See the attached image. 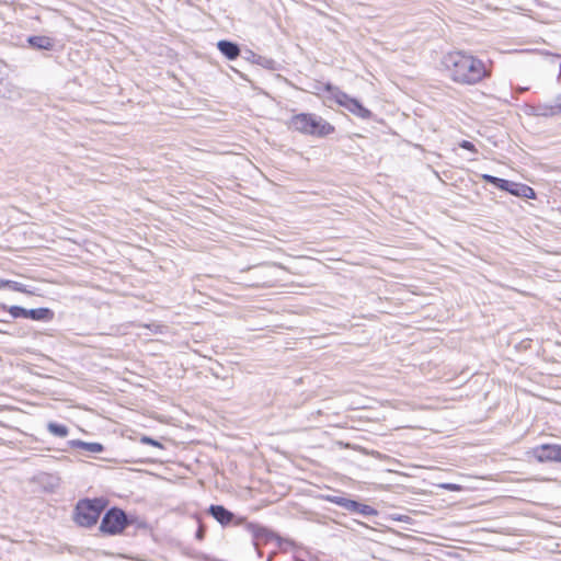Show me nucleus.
<instances>
[{
  "label": "nucleus",
  "mask_w": 561,
  "mask_h": 561,
  "mask_svg": "<svg viewBox=\"0 0 561 561\" xmlns=\"http://www.w3.org/2000/svg\"><path fill=\"white\" fill-rule=\"evenodd\" d=\"M14 94L15 91L8 80V69L5 66H0V96L12 98Z\"/></svg>",
  "instance_id": "obj_8"
},
{
  "label": "nucleus",
  "mask_w": 561,
  "mask_h": 561,
  "mask_svg": "<svg viewBox=\"0 0 561 561\" xmlns=\"http://www.w3.org/2000/svg\"><path fill=\"white\" fill-rule=\"evenodd\" d=\"M140 442H141L142 444L152 445V446H154V447H159V448H161V447H162V445H161L159 442H157V440H154V439H152V438H150V437H148V436H142V437L140 438Z\"/></svg>",
  "instance_id": "obj_20"
},
{
  "label": "nucleus",
  "mask_w": 561,
  "mask_h": 561,
  "mask_svg": "<svg viewBox=\"0 0 561 561\" xmlns=\"http://www.w3.org/2000/svg\"><path fill=\"white\" fill-rule=\"evenodd\" d=\"M289 127L304 134L318 136H325L333 131V127L328 122L312 114L295 115L289 122Z\"/></svg>",
  "instance_id": "obj_3"
},
{
  "label": "nucleus",
  "mask_w": 561,
  "mask_h": 561,
  "mask_svg": "<svg viewBox=\"0 0 561 561\" xmlns=\"http://www.w3.org/2000/svg\"><path fill=\"white\" fill-rule=\"evenodd\" d=\"M209 512L221 525H227L232 519V513L227 511L224 506L211 505Z\"/></svg>",
  "instance_id": "obj_11"
},
{
  "label": "nucleus",
  "mask_w": 561,
  "mask_h": 561,
  "mask_svg": "<svg viewBox=\"0 0 561 561\" xmlns=\"http://www.w3.org/2000/svg\"><path fill=\"white\" fill-rule=\"evenodd\" d=\"M459 146H460L461 148L466 149V150H469V151L473 152V153H476V152H477V149H476L474 145H473L472 142L468 141V140H462V141L459 144Z\"/></svg>",
  "instance_id": "obj_21"
},
{
  "label": "nucleus",
  "mask_w": 561,
  "mask_h": 561,
  "mask_svg": "<svg viewBox=\"0 0 561 561\" xmlns=\"http://www.w3.org/2000/svg\"><path fill=\"white\" fill-rule=\"evenodd\" d=\"M551 112L554 115L561 114V96L558 98L556 104L553 106H551Z\"/></svg>",
  "instance_id": "obj_23"
},
{
  "label": "nucleus",
  "mask_w": 561,
  "mask_h": 561,
  "mask_svg": "<svg viewBox=\"0 0 561 561\" xmlns=\"http://www.w3.org/2000/svg\"><path fill=\"white\" fill-rule=\"evenodd\" d=\"M50 314L49 309L38 308L27 310L26 318H31L33 320H43L46 319Z\"/></svg>",
  "instance_id": "obj_14"
},
{
  "label": "nucleus",
  "mask_w": 561,
  "mask_h": 561,
  "mask_svg": "<svg viewBox=\"0 0 561 561\" xmlns=\"http://www.w3.org/2000/svg\"><path fill=\"white\" fill-rule=\"evenodd\" d=\"M316 89V93L318 95H321L322 92H325L327 95H323V98L327 101H334L357 117L363 119H368L371 117V112L368 108L363 106L358 100L351 98L339 88L328 83L322 87H317Z\"/></svg>",
  "instance_id": "obj_2"
},
{
  "label": "nucleus",
  "mask_w": 561,
  "mask_h": 561,
  "mask_svg": "<svg viewBox=\"0 0 561 561\" xmlns=\"http://www.w3.org/2000/svg\"><path fill=\"white\" fill-rule=\"evenodd\" d=\"M217 47L229 60L236 59L240 54L238 45L228 41H219Z\"/></svg>",
  "instance_id": "obj_9"
},
{
  "label": "nucleus",
  "mask_w": 561,
  "mask_h": 561,
  "mask_svg": "<svg viewBox=\"0 0 561 561\" xmlns=\"http://www.w3.org/2000/svg\"><path fill=\"white\" fill-rule=\"evenodd\" d=\"M30 44L38 49H50L54 46L53 39L47 36H34L28 38Z\"/></svg>",
  "instance_id": "obj_12"
},
{
  "label": "nucleus",
  "mask_w": 561,
  "mask_h": 561,
  "mask_svg": "<svg viewBox=\"0 0 561 561\" xmlns=\"http://www.w3.org/2000/svg\"><path fill=\"white\" fill-rule=\"evenodd\" d=\"M8 287L15 291L33 294V291L28 290L23 284L14 282V280H9Z\"/></svg>",
  "instance_id": "obj_19"
},
{
  "label": "nucleus",
  "mask_w": 561,
  "mask_h": 561,
  "mask_svg": "<svg viewBox=\"0 0 561 561\" xmlns=\"http://www.w3.org/2000/svg\"><path fill=\"white\" fill-rule=\"evenodd\" d=\"M528 454L540 462L561 461V445H540L533 448Z\"/></svg>",
  "instance_id": "obj_6"
},
{
  "label": "nucleus",
  "mask_w": 561,
  "mask_h": 561,
  "mask_svg": "<svg viewBox=\"0 0 561 561\" xmlns=\"http://www.w3.org/2000/svg\"><path fill=\"white\" fill-rule=\"evenodd\" d=\"M442 62L450 78L460 84H477L491 73L483 60L466 51H450L443 57Z\"/></svg>",
  "instance_id": "obj_1"
},
{
  "label": "nucleus",
  "mask_w": 561,
  "mask_h": 561,
  "mask_svg": "<svg viewBox=\"0 0 561 561\" xmlns=\"http://www.w3.org/2000/svg\"><path fill=\"white\" fill-rule=\"evenodd\" d=\"M9 312L13 318H26L27 309L18 306H12L9 308Z\"/></svg>",
  "instance_id": "obj_18"
},
{
  "label": "nucleus",
  "mask_w": 561,
  "mask_h": 561,
  "mask_svg": "<svg viewBox=\"0 0 561 561\" xmlns=\"http://www.w3.org/2000/svg\"><path fill=\"white\" fill-rule=\"evenodd\" d=\"M482 179L484 181H486V182L497 186L500 190L505 191V188H508V181L507 180L495 178V176L490 175V174H483Z\"/></svg>",
  "instance_id": "obj_15"
},
{
  "label": "nucleus",
  "mask_w": 561,
  "mask_h": 561,
  "mask_svg": "<svg viewBox=\"0 0 561 561\" xmlns=\"http://www.w3.org/2000/svg\"><path fill=\"white\" fill-rule=\"evenodd\" d=\"M440 486L448 491H460L461 490V486L459 484H454V483H444Z\"/></svg>",
  "instance_id": "obj_22"
},
{
  "label": "nucleus",
  "mask_w": 561,
  "mask_h": 561,
  "mask_svg": "<svg viewBox=\"0 0 561 561\" xmlns=\"http://www.w3.org/2000/svg\"><path fill=\"white\" fill-rule=\"evenodd\" d=\"M8 285H9V279L0 278V289L8 287Z\"/></svg>",
  "instance_id": "obj_24"
},
{
  "label": "nucleus",
  "mask_w": 561,
  "mask_h": 561,
  "mask_svg": "<svg viewBox=\"0 0 561 561\" xmlns=\"http://www.w3.org/2000/svg\"><path fill=\"white\" fill-rule=\"evenodd\" d=\"M104 506L105 503L101 499L80 501L76 507L75 519L80 526H92L98 522Z\"/></svg>",
  "instance_id": "obj_4"
},
{
  "label": "nucleus",
  "mask_w": 561,
  "mask_h": 561,
  "mask_svg": "<svg viewBox=\"0 0 561 561\" xmlns=\"http://www.w3.org/2000/svg\"><path fill=\"white\" fill-rule=\"evenodd\" d=\"M327 499H328V501H330L347 511H348L350 506H354L353 500H348L343 496H328Z\"/></svg>",
  "instance_id": "obj_17"
},
{
  "label": "nucleus",
  "mask_w": 561,
  "mask_h": 561,
  "mask_svg": "<svg viewBox=\"0 0 561 561\" xmlns=\"http://www.w3.org/2000/svg\"><path fill=\"white\" fill-rule=\"evenodd\" d=\"M47 428L50 434L58 436V437H66L68 435V428L61 424L49 423L47 425Z\"/></svg>",
  "instance_id": "obj_16"
},
{
  "label": "nucleus",
  "mask_w": 561,
  "mask_h": 561,
  "mask_svg": "<svg viewBox=\"0 0 561 561\" xmlns=\"http://www.w3.org/2000/svg\"><path fill=\"white\" fill-rule=\"evenodd\" d=\"M353 505L354 506H350L348 511L350 512H354V513H358L363 516H375L377 515V511L369 506V505H366V504H362V503H358L356 501H353Z\"/></svg>",
  "instance_id": "obj_13"
},
{
  "label": "nucleus",
  "mask_w": 561,
  "mask_h": 561,
  "mask_svg": "<svg viewBox=\"0 0 561 561\" xmlns=\"http://www.w3.org/2000/svg\"><path fill=\"white\" fill-rule=\"evenodd\" d=\"M197 537L202 538V530L198 531Z\"/></svg>",
  "instance_id": "obj_25"
},
{
  "label": "nucleus",
  "mask_w": 561,
  "mask_h": 561,
  "mask_svg": "<svg viewBox=\"0 0 561 561\" xmlns=\"http://www.w3.org/2000/svg\"><path fill=\"white\" fill-rule=\"evenodd\" d=\"M505 191L514 196L524 197L528 199H534L536 197L535 191L530 186H527L525 184L508 181V188H505Z\"/></svg>",
  "instance_id": "obj_7"
},
{
  "label": "nucleus",
  "mask_w": 561,
  "mask_h": 561,
  "mask_svg": "<svg viewBox=\"0 0 561 561\" xmlns=\"http://www.w3.org/2000/svg\"><path fill=\"white\" fill-rule=\"evenodd\" d=\"M68 444L72 448H81L90 454H99L104 450V447L100 443H88L80 439H73Z\"/></svg>",
  "instance_id": "obj_10"
},
{
  "label": "nucleus",
  "mask_w": 561,
  "mask_h": 561,
  "mask_svg": "<svg viewBox=\"0 0 561 561\" xmlns=\"http://www.w3.org/2000/svg\"><path fill=\"white\" fill-rule=\"evenodd\" d=\"M128 523H131V520H128L122 510L112 508L104 515L100 529L107 535H117L125 529Z\"/></svg>",
  "instance_id": "obj_5"
}]
</instances>
